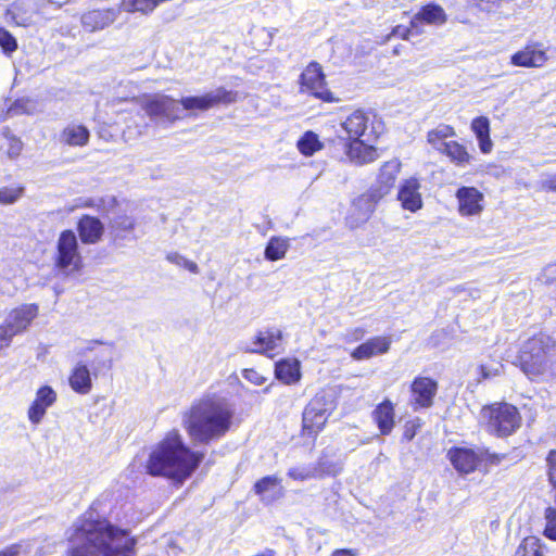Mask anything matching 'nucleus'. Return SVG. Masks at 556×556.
I'll return each mask as SVG.
<instances>
[{"instance_id":"obj_1","label":"nucleus","mask_w":556,"mask_h":556,"mask_svg":"<svg viewBox=\"0 0 556 556\" xmlns=\"http://www.w3.org/2000/svg\"><path fill=\"white\" fill-rule=\"evenodd\" d=\"M67 556H134L136 539L125 529L92 514L78 518L67 531Z\"/></svg>"},{"instance_id":"obj_2","label":"nucleus","mask_w":556,"mask_h":556,"mask_svg":"<svg viewBox=\"0 0 556 556\" xmlns=\"http://www.w3.org/2000/svg\"><path fill=\"white\" fill-rule=\"evenodd\" d=\"M203 455L187 447L178 431L169 432L150 453L147 471L182 482L198 468Z\"/></svg>"},{"instance_id":"obj_3","label":"nucleus","mask_w":556,"mask_h":556,"mask_svg":"<svg viewBox=\"0 0 556 556\" xmlns=\"http://www.w3.org/2000/svg\"><path fill=\"white\" fill-rule=\"evenodd\" d=\"M232 417L233 412L225 401L203 399L186 413L184 425L194 442L207 444L229 431Z\"/></svg>"},{"instance_id":"obj_4","label":"nucleus","mask_w":556,"mask_h":556,"mask_svg":"<svg viewBox=\"0 0 556 556\" xmlns=\"http://www.w3.org/2000/svg\"><path fill=\"white\" fill-rule=\"evenodd\" d=\"M556 363V343L546 334L527 340L519 353L520 369L533 381L544 380Z\"/></svg>"},{"instance_id":"obj_5","label":"nucleus","mask_w":556,"mask_h":556,"mask_svg":"<svg viewBox=\"0 0 556 556\" xmlns=\"http://www.w3.org/2000/svg\"><path fill=\"white\" fill-rule=\"evenodd\" d=\"M480 416L488 431L498 437L510 435L519 428L521 420L518 409L507 403L483 406Z\"/></svg>"},{"instance_id":"obj_6","label":"nucleus","mask_w":556,"mask_h":556,"mask_svg":"<svg viewBox=\"0 0 556 556\" xmlns=\"http://www.w3.org/2000/svg\"><path fill=\"white\" fill-rule=\"evenodd\" d=\"M55 267L65 275L78 271L83 260L78 250V241L73 230H63L56 242L54 257Z\"/></svg>"},{"instance_id":"obj_7","label":"nucleus","mask_w":556,"mask_h":556,"mask_svg":"<svg viewBox=\"0 0 556 556\" xmlns=\"http://www.w3.org/2000/svg\"><path fill=\"white\" fill-rule=\"evenodd\" d=\"M138 103L152 121L163 119L174 123L182 117L178 101L166 94H144Z\"/></svg>"},{"instance_id":"obj_8","label":"nucleus","mask_w":556,"mask_h":556,"mask_svg":"<svg viewBox=\"0 0 556 556\" xmlns=\"http://www.w3.org/2000/svg\"><path fill=\"white\" fill-rule=\"evenodd\" d=\"M238 99V93L232 90H227L224 87H218L202 96L184 97L178 101L180 110H185L193 114L197 111H207L219 104H231Z\"/></svg>"},{"instance_id":"obj_9","label":"nucleus","mask_w":556,"mask_h":556,"mask_svg":"<svg viewBox=\"0 0 556 556\" xmlns=\"http://www.w3.org/2000/svg\"><path fill=\"white\" fill-rule=\"evenodd\" d=\"M301 91L307 92L325 102H333L332 92L327 89L325 75L320 64L309 63L300 76Z\"/></svg>"},{"instance_id":"obj_10","label":"nucleus","mask_w":556,"mask_h":556,"mask_svg":"<svg viewBox=\"0 0 556 556\" xmlns=\"http://www.w3.org/2000/svg\"><path fill=\"white\" fill-rule=\"evenodd\" d=\"M331 410V403L326 402L325 396L316 395L304 409V430L308 433H317L325 426Z\"/></svg>"},{"instance_id":"obj_11","label":"nucleus","mask_w":556,"mask_h":556,"mask_svg":"<svg viewBox=\"0 0 556 556\" xmlns=\"http://www.w3.org/2000/svg\"><path fill=\"white\" fill-rule=\"evenodd\" d=\"M375 193L368 190L366 193L357 197L353 202L346 215V225L351 229L358 228L365 224L375 212L376 204L380 201Z\"/></svg>"},{"instance_id":"obj_12","label":"nucleus","mask_w":556,"mask_h":556,"mask_svg":"<svg viewBox=\"0 0 556 556\" xmlns=\"http://www.w3.org/2000/svg\"><path fill=\"white\" fill-rule=\"evenodd\" d=\"M457 211L463 217L480 216L484 210V195L475 187H460L456 193Z\"/></svg>"},{"instance_id":"obj_13","label":"nucleus","mask_w":556,"mask_h":556,"mask_svg":"<svg viewBox=\"0 0 556 556\" xmlns=\"http://www.w3.org/2000/svg\"><path fill=\"white\" fill-rule=\"evenodd\" d=\"M412 403L415 405L414 409L418 407L429 408L433 404V399L438 392V382L428 377H417L414 379L412 386Z\"/></svg>"},{"instance_id":"obj_14","label":"nucleus","mask_w":556,"mask_h":556,"mask_svg":"<svg viewBox=\"0 0 556 556\" xmlns=\"http://www.w3.org/2000/svg\"><path fill=\"white\" fill-rule=\"evenodd\" d=\"M37 305L24 304L11 311L8 317L5 318L3 325L8 328V330H10L11 334L14 337L25 331L30 325V323L37 317Z\"/></svg>"},{"instance_id":"obj_15","label":"nucleus","mask_w":556,"mask_h":556,"mask_svg":"<svg viewBox=\"0 0 556 556\" xmlns=\"http://www.w3.org/2000/svg\"><path fill=\"white\" fill-rule=\"evenodd\" d=\"M282 341V331L278 328H269L260 331L250 348H245L248 353L266 354L273 356L280 348Z\"/></svg>"},{"instance_id":"obj_16","label":"nucleus","mask_w":556,"mask_h":556,"mask_svg":"<svg viewBox=\"0 0 556 556\" xmlns=\"http://www.w3.org/2000/svg\"><path fill=\"white\" fill-rule=\"evenodd\" d=\"M447 456L454 468L463 475L473 472L481 464L478 448L454 447L448 451Z\"/></svg>"},{"instance_id":"obj_17","label":"nucleus","mask_w":556,"mask_h":556,"mask_svg":"<svg viewBox=\"0 0 556 556\" xmlns=\"http://www.w3.org/2000/svg\"><path fill=\"white\" fill-rule=\"evenodd\" d=\"M401 170V162L397 159L386 162L378 174L377 181L369 190L382 199L390 193L393 188L396 177Z\"/></svg>"},{"instance_id":"obj_18","label":"nucleus","mask_w":556,"mask_h":556,"mask_svg":"<svg viewBox=\"0 0 556 556\" xmlns=\"http://www.w3.org/2000/svg\"><path fill=\"white\" fill-rule=\"evenodd\" d=\"M420 187V181L416 177L407 178L401 182L397 199L403 208L416 212L422 207Z\"/></svg>"},{"instance_id":"obj_19","label":"nucleus","mask_w":556,"mask_h":556,"mask_svg":"<svg viewBox=\"0 0 556 556\" xmlns=\"http://www.w3.org/2000/svg\"><path fill=\"white\" fill-rule=\"evenodd\" d=\"M548 60L545 49L539 43L526 46L511 55L510 62L515 66L541 67Z\"/></svg>"},{"instance_id":"obj_20","label":"nucleus","mask_w":556,"mask_h":556,"mask_svg":"<svg viewBox=\"0 0 556 556\" xmlns=\"http://www.w3.org/2000/svg\"><path fill=\"white\" fill-rule=\"evenodd\" d=\"M56 401L55 391L48 386L41 387L37 393L36 399L28 409V419L31 424L38 425L41 422L47 409Z\"/></svg>"},{"instance_id":"obj_21","label":"nucleus","mask_w":556,"mask_h":556,"mask_svg":"<svg viewBox=\"0 0 556 556\" xmlns=\"http://www.w3.org/2000/svg\"><path fill=\"white\" fill-rule=\"evenodd\" d=\"M118 14L117 9L91 10L83 14L81 24L89 31L101 30L113 24Z\"/></svg>"},{"instance_id":"obj_22","label":"nucleus","mask_w":556,"mask_h":556,"mask_svg":"<svg viewBox=\"0 0 556 556\" xmlns=\"http://www.w3.org/2000/svg\"><path fill=\"white\" fill-rule=\"evenodd\" d=\"M391 339L389 337H374L358 345L351 356L356 361L368 359L372 356L384 354L389 351Z\"/></svg>"},{"instance_id":"obj_23","label":"nucleus","mask_w":556,"mask_h":556,"mask_svg":"<svg viewBox=\"0 0 556 556\" xmlns=\"http://www.w3.org/2000/svg\"><path fill=\"white\" fill-rule=\"evenodd\" d=\"M77 230L83 243L94 244L101 240L104 227L99 218L84 215L77 224Z\"/></svg>"},{"instance_id":"obj_24","label":"nucleus","mask_w":556,"mask_h":556,"mask_svg":"<svg viewBox=\"0 0 556 556\" xmlns=\"http://www.w3.org/2000/svg\"><path fill=\"white\" fill-rule=\"evenodd\" d=\"M341 126L352 141L362 140V137H367L366 140H369V136L366 134L368 116L365 112L361 110L354 111L345 118L344 122H342Z\"/></svg>"},{"instance_id":"obj_25","label":"nucleus","mask_w":556,"mask_h":556,"mask_svg":"<svg viewBox=\"0 0 556 556\" xmlns=\"http://www.w3.org/2000/svg\"><path fill=\"white\" fill-rule=\"evenodd\" d=\"M89 129L76 123H71L60 134V142L70 147H85L89 142Z\"/></svg>"},{"instance_id":"obj_26","label":"nucleus","mask_w":556,"mask_h":556,"mask_svg":"<svg viewBox=\"0 0 556 556\" xmlns=\"http://www.w3.org/2000/svg\"><path fill=\"white\" fill-rule=\"evenodd\" d=\"M254 492L265 503H271L282 496L280 479L276 476H267L256 481Z\"/></svg>"},{"instance_id":"obj_27","label":"nucleus","mask_w":556,"mask_h":556,"mask_svg":"<svg viewBox=\"0 0 556 556\" xmlns=\"http://www.w3.org/2000/svg\"><path fill=\"white\" fill-rule=\"evenodd\" d=\"M394 406L390 400H384L372 412V418L376 421L381 434L391 433L394 427Z\"/></svg>"},{"instance_id":"obj_28","label":"nucleus","mask_w":556,"mask_h":556,"mask_svg":"<svg viewBox=\"0 0 556 556\" xmlns=\"http://www.w3.org/2000/svg\"><path fill=\"white\" fill-rule=\"evenodd\" d=\"M348 156L351 161L356 164H367L371 163L378 157L377 150L370 146L366 144L364 140L352 141L348 149Z\"/></svg>"},{"instance_id":"obj_29","label":"nucleus","mask_w":556,"mask_h":556,"mask_svg":"<svg viewBox=\"0 0 556 556\" xmlns=\"http://www.w3.org/2000/svg\"><path fill=\"white\" fill-rule=\"evenodd\" d=\"M298 359H282L276 364V378L286 384H293L300 381L301 370Z\"/></svg>"},{"instance_id":"obj_30","label":"nucleus","mask_w":556,"mask_h":556,"mask_svg":"<svg viewBox=\"0 0 556 556\" xmlns=\"http://www.w3.org/2000/svg\"><path fill=\"white\" fill-rule=\"evenodd\" d=\"M471 130L477 137L479 148L486 154L492 151L493 142L490 138V121L485 116H479L472 119Z\"/></svg>"},{"instance_id":"obj_31","label":"nucleus","mask_w":556,"mask_h":556,"mask_svg":"<svg viewBox=\"0 0 556 556\" xmlns=\"http://www.w3.org/2000/svg\"><path fill=\"white\" fill-rule=\"evenodd\" d=\"M70 386L80 394H88L92 388L91 376L85 364H77L70 377Z\"/></svg>"},{"instance_id":"obj_32","label":"nucleus","mask_w":556,"mask_h":556,"mask_svg":"<svg viewBox=\"0 0 556 556\" xmlns=\"http://www.w3.org/2000/svg\"><path fill=\"white\" fill-rule=\"evenodd\" d=\"M441 153L445 154L451 162L460 167L468 165L472 159L466 148L457 141H448Z\"/></svg>"},{"instance_id":"obj_33","label":"nucleus","mask_w":556,"mask_h":556,"mask_svg":"<svg viewBox=\"0 0 556 556\" xmlns=\"http://www.w3.org/2000/svg\"><path fill=\"white\" fill-rule=\"evenodd\" d=\"M290 248L289 240L281 237H271L265 248L264 256L268 261L285 258Z\"/></svg>"},{"instance_id":"obj_34","label":"nucleus","mask_w":556,"mask_h":556,"mask_svg":"<svg viewBox=\"0 0 556 556\" xmlns=\"http://www.w3.org/2000/svg\"><path fill=\"white\" fill-rule=\"evenodd\" d=\"M453 136H455L453 127L448 125H439L437 128L428 132L427 140L435 150L442 152L447 143L445 139Z\"/></svg>"},{"instance_id":"obj_35","label":"nucleus","mask_w":556,"mask_h":556,"mask_svg":"<svg viewBox=\"0 0 556 556\" xmlns=\"http://www.w3.org/2000/svg\"><path fill=\"white\" fill-rule=\"evenodd\" d=\"M415 21H422L433 25H442L446 21V16L441 7L431 4L422 8L421 11L416 14Z\"/></svg>"},{"instance_id":"obj_36","label":"nucleus","mask_w":556,"mask_h":556,"mask_svg":"<svg viewBox=\"0 0 556 556\" xmlns=\"http://www.w3.org/2000/svg\"><path fill=\"white\" fill-rule=\"evenodd\" d=\"M517 556H544V544L536 536H527L516 552Z\"/></svg>"},{"instance_id":"obj_37","label":"nucleus","mask_w":556,"mask_h":556,"mask_svg":"<svg viewBox=\"0 0 556 556\" xmlns=\"http://www.w3.org/2000/svg\"><path fill=\"white\" fill-rule=\"evenodd\" d=\"M296 146L299 151L305 156L313 155L324 147V144L319 141L318 136L313 131H306L298 141Z\"/></svg>"},{"instance_id":"obj_38","label":"nucleus","mask_w":556,"mask_h":556,"mask_svg":"<svg viewBox=\"0 0 556 556\" xmlns=\"http://www.w3.org/2000/svg\"><path fill=\"white\" fill-rule=\"evenodd\" d=\"M155 9L153 0H122L119 10L127 13H141L148 15Z\"/></svg>"},{"instance_id":"obj_39","label":"nucleus","mask_w":556,"mask_h":556,"mask_svg":"<svg viewBox=\"0 0 556 556\" xmlns=\"http://www.w3.org/2000/svg\"><path fill=\"white\" fill-rule=\"evenodd\" d=\"M166 260L178 266V267H182L187 270H189L190 273L192 274H199V266L197 263H194L193 261H190L188 260L187 257H185L184 255L179 254L178 252H169L167 255H166Z\"/></svg>"},{"instance_id":"obj_40","label":"nucleus","mask_w":556,"mask_h":556,"mask_svg":"<svg viewBox=\"0 0 556 556\" xmlns=\"http://www.w3.org/2000/svg\"><path fill=\"white\" fill-rule=\"evenodd\" d=\"M545 528L544 535L556 541V508L547 507L544 511Z\"/></svg>"},{"instance_id":"obj_41","label":"nucleus","mask_w":556,"mask_h":556,"mask_svg":"<svg viewBox=\"0 0 556 556\" xmlns=\"http://www.w3.org/2000/svg\"><path fill=\"white\" fill-rule=\"evenodd\" d=\"M0 47L5 54H11L17 49L16 39L4 28H0Z\"/></svg>"},{"instance_id":"obj_42","label":"nucleus","mask_w":556,"mask_h":556,"mask_svg":"<svg viewBox=\"0 0 556 556\" xmlns=\"http://www.w3.org/2000/svg\"><path fill=\"white\" fill-rule=\"evenodd\" d=\"M504 366L501 363H496L495 365H480L478 367V371L480 374V378H478V382L482 380H486L493 377H497L502 374Z\"/></svg>"},{"instance_id":"obj_43","label":"nucleus","mask_w":556,"mask_h":556,"mask_svg":"<svg viewBox=\"0 0 556 556\" xmlns=\"http://www.w3.org/2000/svg\"><path fill=\"white\" fill-rule=\"evenodd\" d=\"M23 193V188H1L0 189V204H12L16 202Z\"/></svg>"},{"instance_id":"obj_44","label":"nucleus","mask_w":556,"mask_h":556,"mask_svg":"<svg viewBox=\"0 0 556 556\" xmlns=\"http://www.w3.org/2000/svg\"><path fill=\"white\" fill-rule=\"evenodd\" d=\"M478 453L481 456V464H484L485 466L498 465L504 458V455L492 453L484 447H478Z\"/></svg>"},{"instance_id":"obj_45","label":"nucleus","mask_w":556,"mask_h":556,"mask_svg":"<svg viewBox=\"0 0 556 556\" xmlns=\"http://www.w3.org/2000/svg\"><path fill=\"white\" fill-rule=\"evenodd\" d=\"M288 476L291 479L304 481V480L314 478L315 471L313 469L305 468V467H294V468L289 469Z\"/></svg>"},{"instance_id":"obj_46","label":"nucleus","mask_w":556,"mask_h":556,"mask_svg":"<svg viewBox=\"0 0 556 556\" xmlns=\"http://www.w3.org/2000/svg\"><path fill=\"white\" fill-rule=\"evenodd\" d=\"M23 150V142L21 139L16 137H11L9 139V146H8V155L10 159H16L20 156Z\"/></svg>"},{"instance_id":"obj_47","label":"nucleus","mask_w":556,"mask_h":556,"mask_svg":"<svg viewBox=\"0 0 556 556\" xmlns=\"http://www.w3.org/2000/svg\"><path fill=\"white\" fill-rule=\"evenodd\" d=\"M547 465L549 483L556 489V451L549 452Z\"/></svg>"},{"instance_id":"obj_48","label":"nucleus","mask_w":556,"mask_h":556,"mask_svg":"<svg viewBox=\"0 0 556 556\" xmlns=\"http://www.w3.org/2000/svg\"><path fill=\"white\" fill-rule=\"evenodd\" d=\"M242 376L255 386H262L266 381V378L254 369H244Z\"/></svg>"},{"instance_id":"obj_49","label":"nucleus","mask_w":556,"mask_h":556,"mask_svg":"<svg viewBox=\"0 0 556 556\" xmlns=\"http://www.w3.org/2000/svg\"><path fill=\"white\" fill-rule=\"evenodd\" d=\"M540 188L543 191L556 192V174L543 176L540 181Z\"/></svg>"},{"instance_id":"obj_50","label":"nucleus","mask_w":556,"mask_h":556,"mask_svg":"<svg viewBox=\"0 0 556 556\" xmlns=\"http://www.w3.org/2000/svg\"><path fill=\"white\" fill-rule=\"evenodd\" d=\"M114 227L123 231H130L135 227V223L127 216H119L114 220Z\"/></svg>"},{"instance_id":"obj_51","label":"nucleus","mask_w":556,"mask_h":556,"mask_svg":"<svg viewBox=\"0 0 556 556\" xmlns=\"http://www.w3.org/2000/svg\"><path fill=\"white\" fill-rule=\"evenodd\" d=\"M13 336L4 325L0 326V351L8 348L11 343Z\"/></svg>"},{"instance_id":"obj_52","label":"nucleus","mask_w":556,"mask_h":556,"mask_svg":"<svg viewBox=\"0 0 556 556\" xmlns=\"http://www.w3.org/2000/svg\"><path fill=\"white\" fill-rule=\"evenodd\" d=\"M365 336V330L363 328H354L345 334V340L348 342L362 340Z\"/></svg>"},{"instance_id":"obj_53","label":"nucleus","mask_w":556,"mask_h":556,"mask_svg":"<svg viewBox=\"0 0 556 556\" xmlns=\"http://www.w3.org/2000/svg\"><path fill=\"white\" fill-rule=\"evenodd\" d=\"M24 112L23 104L21 102H15L9 110L8 114L10 116H14Z\"/></svg>"},{"instance_id":"obj_54","label":"nucleus","mask_w":556,"mask_h":556,"mask_svg":"<svg viewBox=\"0 0 556 556\" xmlns=\"http://www.w3.org/2000/svg\"><path fill=\"white\" fill-rule=\"evenodd\" d=\"M18 546H11L8 549L0 552V556H16L18 554Z\"/></svg>"},{"instance_id":"obj_55","label":"nucleus","mask_w":556,"mask_h":556,"mask_svg":"<svg viewBox=\"0 0 556 556\" xmlns=\"http://www.w3.org/2000/svg\"><path fill=\"white\" fill-rule=\"evenodd\" d=\"M332 556H354L351 551L349 549H339V551H336Z\"/></svg>"},{"instance_id":"obj_56","label":"nucleus","mask_w":556,"mask_h":556,"mask_svg":"<svg viewBox=\"0 0 556 556\" xmlns=\"http://www.w3.org/2000/svg\"><path fill=\"white\" fill-rule=\"evenodd\" d=\"M256 556H275V552L273 549H266Z\"/></svg>"},{"instance_id":"obj_57","label":"nucleus","mask_w":556,"mask_h":556,"mask_svg":"<svg viewBox=\"0 0 556 556\" xmlns=\"http://www.w3.org/2000/svg\"><path fill=\"white\" fill-rule=\"evenodd\" d=\"M414 435H415L414 433H410V432H408V431H406V432H405V434H404V437H405L408 441H410V440L414 438Z\"/></svg>"},{"instance_id":"obj_58","label":"nucleus","mask_w":556,"mask_h":556,"mask_svg":"<svg viewBox=\"0 0 556 556\" xmlns=\"http://www.w3.org/2000/svg\"><path fill=\"white\" fill-rule=\"evenodd\" d=\"M7 14H8V15H12V18H13V20H15V16L13 15V11H12L11 9H9V10L7 11Z\"/></svg>"}]
</instances>
